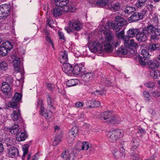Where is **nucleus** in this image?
I'll return each instance as SVG.
<instances>
[{
	"label": "nucleus",
	"instance_id": "obj_1",
	"mask_svg": "<svg viewBox=\"0 0 160 160\" xmlns=\"http://www.w3.org/2000/svg\"><path fill=\"white\" fill-rule=\"evenodd\" d=\"M106 40L107 41L104 45L105 51L108 52H112L113 50V47L116 48L120 45V42L118 40L114 39L112 35L110 34L106 36Z\"/></svg>",
	"mask_w": 160,
	"mask_h": 160
},
{
	"label": "nucleus",
	"instance_id": "obj_2",
	"mask_svg": "<svg viewBox=\"0 0 160 160\" xmlns=\"http://www.w3.org/2000/svg\"><path fill=\"white\" fill-rule=\"evenodd\" d=\"M152 30L150 27H143L141 30L138 29L136 36V39L139 42H144L147 41L150 35V33Z\"/></svg>",
	"mask_w": 160,
	"mask_h": 160
},
{
	"label": "nucleus",
	"instance_id": "obj_3",
	"mask_svg": "<svg viewBox=\"0 0 160 160\" xmlns=\"http://www.w3.org/2000/svg\"><path fill=\"white\" fill-rule=\"evenodd\" d=\"M127 23V21L122 18L120 16H117L115 19L114 23L109 22L107 23V25L109 28H112L118 31L121 29V26H123Z\"/></svg>",
	"mask_w": 160,
	"mask_h": 160
},
{
	"label": "nucleus",
	"instance_id": "obj_4",
	"mask_svg": "<svg viewBox=\"0 0 160 160\" xmlns=\"http://www.w3.org/2000/svg\"><path fill=\"white\" fill-rule=\"evenodd\" d=\"M124 132L122 130L117 129L109 132L107 135L109 141L111 142H115L119 138L122 137L124 135Z\"/></svg>",
	"mask_w": 160,
	"mask_h": 160
},
{
	"label": "nucleus",
	"instance_id": "obj_5",
	"mask_svg": "<svg viewBox=\"0 0 160 160\" xmlns=\"http://www.w3.org/2000/svg\"><path fill=\"white\" fill-rule=\"evenodd\" d=\"M12 45L11 43L8 41H6L2 44L0 47V55L4 56L8 55L12 49Z\"/></svg>",
	"mask_w": 160,
	"mask_h": 160
},
{
	"label": "nucleus",
	"instance_id": "obj_6",
	"mask_svg": "<svg viewBox=\"0 0 160 160\" xmlns=\"http://www.w3.org/2000/svg\"><path fill=\"white\" fill-rule=\"evenodd\" d=\"M146 13V11L144 9L141 11L140 12H135L128 18V20L130 22H133L142 19Z\"/></svg>",
	"mask_w": 160,
	"mask_h": 160
},
{
	"label": "nucleus",
	"instance_id": "obj_7",
	"mask_svg": "<svg viewBox=\"0 0 160 160\" xmlns=\"http://www.w3.org/2000/svg\"><path fill=\"white\" fill-rule=\"evenodd\" d=\"M10 10V6L8 4L0 5V19L6 18L8 16Z\"/></svg>",
	"mask_w": 160,
	"mask_h": 160
},
{
	"label": "nucleus",
	"instance_id": "obj_8",
	"mask_svg": "<svg viewBox=\"0 0 160 160\" xmlns=\"http://www.w3.org/2000/svg\"><path fill=\"white\" fill-rule=\"evenodd\" d=\"M11 117L14 121H18V124L23 123V120L21 117L20 111L19 108H16L13 110Z\"/></svg>",
	"mask_w": 160,
	"mask_h": 160
},
{
	"label": "nucleus",
	"instance_id": "obj_9",
	"mask_svg": "<svg viewBox=\"0 0 160 160\" xmlns=\"http://www.w3.org/2000/svg\"><path fill=\"white\" fill-rule=\"evenodd\" d=\"M78 132V128L76 126L73 127L68 132L67 140L68 143H71L74 140L75 137Z\"/></svg>",
	"mask_w": 160,
	"mask_h": 160
},
{
	"label": "nucleus",
	"instance_id": "obj_10",
	"mask_svg": "<svg viewBox=\"0 0 160 160\" xmlns=\"http://www.w3.org/2000/svg\"><path fill=\"white\" fill-rule=\"evenodd\" d=\"M68 25L77 31L80 30L83 27V24L81 22L78 20L74 19L69 21Z\"/></svg>",
	"mask_w": 160,
	"mask_h": 160
},
{
	"label": "nucleus",
	"instance_id": "obj_11",
	"mask_svg": "<svg viewBox=\"0 0 160 160\" xmlns=\"http://www.w3.org/2000/svg\"><path fill=\"white\" fill-rule=\"evenodd\" d=\"M112 112L110 111L102 112L100 114L99 118L104 122L110 123V121L112 120L111 118L112 117Z\"/></svg>",
	"mask_w": 160,
	"mask_h": 160
},
{
	"label": "nucleus",
	"instance_id": "obj_12",
	"mask_svg": "<svg viewBox=\"0 0 160 160\" xmlns=\"http://www.w3.org/2000/svg\"><path fill=\"white\" fill-rule=\"evenodd\" d=\"M122 5L121 0L115 3H109L106 7L107 9H110L114 11L119 10L122 7Z\"/></svg>",
	"mask_w": 160,
	"mask_h": 160
},
{
	"label": "nucleus",
	"instance_id": "obj_13",
	"mask_svg": "<svg viewBox=\"0 0 160 160\" xmlns=\"http://www.w3.org/2000/svg\"><path fill=\"white\" fill-rule=\"evenodd\" d=\"M1 89L2 92L6 94V97L8 98L11 97L12 95L11 92V88L7 82H4L2 83Z\"/></svg>",
	"mask_w": 160,
	"mask_h": 160
},
{
	"label": "nucleus",
	"instance_id": "obj_14",
	"mask_svg": "<svg viewBox=\"0 0 160 160\" xmlns=\"http://www.w3.org/2000/svg\"><path fill=\"white\" fill-rule=\"evenodd\" d=\"M12 58L14 59L13 63L15 70L18 72H20L22 68V64L20 58L15 56H13Z\"/></svg>",
	"mask_w": 160,
	"mask_h": 160
},
{
	"label": "nucleus",
	"instance_id": "obj_15",
	"mask_svg": "<svg viewBox=\"0 0 160 160\" xmlns=\"http://www.w3.org/2000/svg\"><path fill=\"white\" fill-rule=\"evenodd\" d=\"M93 73L89 72L82 75L81 78L82 80L84 82V84L88 85L89 82L93 80Z\"/></svg>",
	"mask_w": 160,
	"mask_h": 160
},
{
	"label": "nucleus",
	"instance_id": "obj_16",
	"mask_svg": "<svg viewBox=\"0 0 160 160\" xmlns=\"http://www.w3.org/2000/svg\"><path fill=\"white\" fill-rule=\"evenodd\" d=\"M40 105L38 102L37 105L38 107ZM40 106V113L42 116H43L47 119H49L52 115V112L50 110L48 111L44 110L43 105L41 104Z\"/></svg>",
	"mask_w": 160,
	"mask_h": 160
},
{
	"label": "nucleus",
	"instance_id": "obj_17",
	"mask_svg": "<svg viewBox=\"0 0 160 160\" xmlns=\"http://www.w3.org/2000/svg\"><path fill=\"white\" fill-rule=\"evenodd\" d=\"M84 66V63L83 62L75 65L74 67H72V73L75 75H78L80 72H82L83 68Z\"/></svg>",
	"mask_w": 160,
	"mask_h": 160
},
{
	"label": "nucleus",
	"instance_id": "obj_18",
	"mask_svg": "<svg viewBox=\"0 0 160 160\" xmlns=\"http://www.w3.org/2000/svg\"><path fill=\"white\" fill-rule=\"evenodd\" d=\"M62 71L68 75H70L72 72V66L68 63H64L62 66Z\"/></svg>",
	"mask_w": 160,
	"mask_h": 160
},
{
	"label": "nucleus",
	"instance_id": "obj_19",
	"mask_svg": "<svg viewBox=\"0 0 160 160\" xmlns=\"http://www.w3.org/2000/svg\"><path fill=\"white\" fill-rule=\"evenodd\" d=\"M85 103L87 108H89L98 107L100 105V103L99 101L93 100L88 101Z\"/></svg>",
	"mask_w": 160,
	"mask_h": 160
},
{
	"label": "nucleus",
	"instance_id": "obj_20",
	"mask_svg": "<svg viewBox=\"0 0 160 160\" xmlns=\"http://www.w3.org/2000/svg\"><path fill=\"white\" fill-rule=\"evenodd\" d=\"M8 152L9 155L12 158L17 156L19 154L18 150L14 147H11L8 148Z\"/></svg>",
	"mask_w": 160,
	"mask_h": 160
},
{
	"label": "nucleus",
	"instance_id": "obj_21",
	"mask_svg": "<svg viewBox=\"0 0 160 160\" xmlns=\"http://www.w3.org/2000/svg\"><path fill=\"white\" fill-rule=\"evenodd\" d=\"M19 130L18 125L15 124L11 128H7L6 130L12 134L17 135L18 133Z\"/></svg>",
	"mask_w": 160,
	"mask_h": 160
},
{
	"label": "nucleus",
	"instance_id": "obj_22",
	"mask_svg": "<svg viewBox=\"0 0 160 160\" xmlns=\"http://www.w3.org/2000/svg\"><path fill=\"white\" fill-rule=\"evenodd\" d=\"M148 48V50L151 52L158 51L160 49V45L158 43H151L149 44Z\"/></svg>",
	"mask_w": 160,
	"mask_h": 160
},
{
	"label": "nucleus",
	"instance_id": "obj_23",
	"mask_svg": "<svg viewBox=\"0 0 160 160\" xmlns=\"http://www.w3.org/2000/svg\"><path fill=\"white\" fill-rule=\"evenodd\" d=\"M147 63L149 67L152 69L157 68L159 66V61L156 60H149Z\"/></svg>",
	"mask_w": 160,
	"mask_h": 160
},
{
	"label": "nucleus",
	"instance_id": "obj_24",
	"mask_svg": "<svg viewBox=\"0 0 160 160\" xmlns=\"http://www.w3.org/2000/svg\"><path fill=\"white\" fill-rule=\"evenodd\" d=\"M89 48L92 52H96L98 51H99L101 50V46H100L99 43L95 42L91 44Z\"/></svg>",
	"mask_w": 160,
	"mask_h": 160
},
{
	"label": "nucleus",
	"instance_id": "obj_25",
	"mask_svg": "<svg viewBox=\"0 0 160 160\" xmlns=\"http://www.w3.org/2000/svg\"><path fill=\"white\" fill-rule=\"evenodd\" d=\"M124 44L125 47H127L128 48H136L138 47L137 44L134 42V40L133 39H132L129 41V39H127L126 40H125Z\"/></svg>",
	"mask_w": 160,
	"mask_h": 160
},
{
	"label": "nucleus",
	"instance_id": "obj_26",
	"mask_svg": "<svg viewBox=\"0 0 160 160\" xmlns=\"http://www.w3.org/2000/svg\"><path fill=\"white\" fill-rule=\"evenodd\" d=\"M138 29L133 28L129 29L127 32V35L126 36V38L129 39L130 37L132 38L134 36H136Z\"/></svg>",
	"mask_w": 160,
	"mask_h": 160
},
{
	"label": "nucleus",
	"instance_id": "obj_27",
	"mask_svg": "<svg viewBox=\"0 0 160 160\" xmlns=\"http://www.w3.org/2000/svg\"><path fill=\"white\" fill-rule=\"evenodd\" d=\"M60 62L64 63L68 60V55L67 52L64 50L61 51L60 53Z\"/></svg>",
	"mask_w": 160,
	"mask_h": 160
},
{
	"label": "nucleus",
	"instance_id": "obj_28",
	"mask_svg": "<svg viewBox=\"0 0 160 160\" xmlns=\"http://www.w3.org/2000/svg\"><path fill=\"white\" fill-rule=\"evenodd\" d=\"M77 145H80L81 148H78L77 151L81 150H87L89 148V144L88 142H79L77 143Z\"/></svg>",
	"mask_w": 160,
	"mask_h": 160
},
{
	"label": "nucleus",
	"instance_id": "obj_29",
	"mask_svg": "<svg viewBox=\"0 0 160 160\" xmlns=\"http://www.w3.org/2000/svg\"><path fill=\"white\" fill-rule=\"evenodd\" d=\"M52 14L53 16L55 18L61 16L62 14V9L59 7L57 6L53 9Z\"/></svg>",
	"mask_w": 160,
	"mask_h": 160
},
{
	"label": "nucleus",
	"instance_id": "obj_30",
	"mask_svg": "<svg viewBox=\"0 0 160 160\" xmlns=\"http://www.w3.org/2000/svg\"><path fill=\"white\" fill-rule=\"evenodd\" d=\"M140 141V139L138 138H134L132 141L131 142V150H133L138 147Z\"/></svg>",
	"mask_w": 160,
	"mask_h": 160
},
{
	"label": "nucleus",
	"instance_id": "obj_31",
	"mask_svg": "<svg viewBox=\"0 0 160 160\" xmlns=\"http://www.w3.org/2000/svg\"><path fill=\"white\" fill-rule=\"evenodd\" d=\"M120 150L119 151L116 152L114 154V156L116 158H118L120 157H122L125 155V149L123 146H121L119 148Z\"/></svg>",
	"mask_w": 160,
	"mask_h": 160
},
{
	"label": "nucleus",
	"instance_id": "obj_32",
	"mask_svg": "<svg viewBox=\"0 0 160 160\" xmlns=\"http://www.w3.org/2000/svg\"><path fill=\"white\" fill-rule=\"evenodd\" d=\"M19 103L13 100V99H12L8 103L7 106L8 107L12 108L13 110L16 108H19L18 106Z\"/></svg>",
	"mask_w": 160,
	"mask_h": 160
},
{
	"label": "nucleus",
	"instance_id": "obj_33",
	"mask_svg": "<svg viewBox=\"0 0 160 160\" xmlns=\"http://www.w3.org/2000/svg\"><path fill=\"white\" fill-rule=\"evenodd\" d=\"M148 27H150V28L152 30L151 32L150 33V35L151 34H153V33L157 36H159L160 35V30L156 28L154 26L151 24H148Z\"/></svg>",
	"mask_w": 160,
	"mask_h": 160
},
{
	"label": "nucleus",
	"instance_id": "obj_34",
	"mask_svg": "<svg viewBox=\"0 0 160 160\" xmlns=\"http://www.w3.org/2000/svg\"><path fill=\"white\" fill-rule=\"evenodd\" d=\"M110 123H112L114 124H118L120 123L121 120L119 116L118 115H113L111 117Z\"/></svg>",
	"mask_w": 160,
	"mask_h": 160
},
{
	"label": "nucleus",
	"instance_id": "obj_35",
	"mask_svg": "<svg viewBox=\"0 0 160 160\" xmlns=\"http://www.w3.org/2000/svg\"><path fill=\"white\" fill-rule=\"evenodd\" d=\"M26 133L25 130L23 132H21L20 135H18L19 137H17V139L19 141H24L28 137V135Z\"/></svg>",
	"mask_w": 160,
	"mask_h": 160
},
{
	"label": "nucleus",
	"instance_id": "obj_36",
	"mask_svg": "<svg viewBox=\"0 0 160 160\" xmlns=\"http://www.w3.org/2000/svg\"><path fill=\"white\" fill-rule=\"evenodd\" d=\"M62 136L60 135H56L54 141L52 143V145L54 146H56L58 145L61 141Z\"/></svg>",
	"mask_w": 160,
	"mask_h": 160
},
{
	"label": "nucleus",
	"instance_id": "obj_37",
	"mask_svg": "<svg viewBox=\"0 0 160 160\" xmlns=\"http://www.w3.org/2000/svg\"><path fill=\"white\" fill-rule=\"evenodd\" d=\"M108 0H97L96 4L98 7L106 6L108 3Z\"/></svg>",
	"mask_w": 160,
	"mask_h": 160
},
{
	"label": "nucleus",
	"instance_id": "obj_38",
	"mask_svg": "<svg viewBox=\"0 0 160 160\" xmlns=\"http://www.w3.org/2000/svg\"><path fill=\"white\" fill-rule=\"evenodd\" d=\"M124 31L122 30L120 32L116 33V36L118 39L121 38L122 39L124 42L125 40H126L127 38H126V36H124Z\"/></svg>",
	"mask_w": 160,
	"mask_h": 160
},
{
	"label": "nucleus",
	"instance_id": "obj_39",
	"mask_svg": "<svg viewBox=\"0 0 160 160\" xmlns=\"http://www.w3.org/2000/svg\"><path fill=\"white\" fill-rule=\"evenodd\" d=\"M12 99L19 103L22 99V95L19 93L16 92Z\"/></svg>",
	"mask_w": 160,
	"mask_h": 160
},
{
	"label": "nucleus",
	"instance_id": "obj_40",
	"mask_svg": "<svg viewBox=\"0 0 160 160\" xmlns=\"http://www.w3.org/2000/svg\"><path fill=\"white\" fill-rule=\"evenodd\" d=\"M136 10V9L135 8L132 7H127L124 9V12L126 13L130 14L132 12H133Z\"/></svg>",
	"mask_w": 160,
	"mask_h": 160
},
{
	"label": "nucleus",
	"instance_id": "obj_41",
	"mask_svg": "<svg viewBox=\"0 0 160 160\" xmlns=\"http://www.w3.org/2000/svg\"><path fill=\"white\" fill-rule=\"evenodd\" d=\"M147 0H138L135 5L138 8H140L144 6Z\"/></svg>",
	"mask_w": 160,
	"mask_h": 160
},
{
	"label": "nucleus",
	"instance_id": "obj_42",
	"mask_svg": "<svg viewBox=\"0 0 160 160\" xmlns=\"http://www.w3.org/2000/svg\"><path fill=\"white\" fill-rule=\"evenodd\" d=\"M78 81L77 79H71L68 81L66 82V85L68 87H70L76 85V81Z\"/></svg>",
	"mask_w": 160,
	"mask_h": 160
},
{
	"label": "nucleus",
	"instance_id": "obj_43",
	"mask_svg": "<svg viewBox=\"0 0 160 160\" xmlns=\"http://www.w3.org/2000/svg\"><path fill=\"white\" fill-rule=\"evenodd\" d=\"M128 47L125 46H122L120 47L118 50V52L122 53L123 54L125 55L127 53V48Z\"/></svg>",
	"mask_w": 160,
	"mask_h": 160
},
{
	"label": "nucleus",
	"instance_id": "obj_44",
	"mask_svg": "<svg viewBox=\"0 0 160 160\" xmlns=\"http://www.w3.org/2000/svg\"><path fill=\"white\" fill-rule=\"evenodd\" d=\"M59 3L57 4V6L62 8L66 5L68 2V0H60Z\"/></svg>",
	"mask_w": 160,
	"mask_h": 160
},
{
	"label": "nucleus",
	"instance_id": "obj_45",
	"mask_svg": "<svg viewBox=\"0 0 160 160\" xmlns=\"http://www.w3.org/2000/svg\"><path fill=\"white\" fill-rule=\"evenodd\" d=\"M7 63L4 62H0V69L2 71H5L7 68Z\"/></svg>",
	"mask_w": 160,
	"mask_h": 160
},
{
	"label": "nucleus",
	"instance_id": "obj_46",
	"mask_svg": "<svg viewBox=\"0 0 160 160\" xmlns=\"http://www.w3.org/2000/svg\"><path fill=\"white\" fill-rule=\"evenodd\" d=\"M149 50L146 49H142L141 52V54L143 56V57L145 58H148L150 56V54L149 52Z\"/></svg>",
	"mask_w": 160,
	"mask_h": 160
},
{
	"label": "nucleus",
	"instance_id": "obj_47",
	"mask_svg": "<svg viewBox=\"0 0 160 160\" xmlns=\"http://www.w3.org/2000/svg\"><path fill=\"white\" fill-rule=\"evenodd\" d=\"M47 101L48 105V108H53L52 103V101L51 97L49 95H48V97L47 98Z\"/></svg>",
	"mask_w": 160,
	"mask_h": 160
},
{
	"label": "nucleus",
	"instance_id": "obj_48",
	"mask_svg": "<svg viewBox=\"0 0 160 160\" xmlns=\"http://www.w3.org/2000/svg\"><path fill=\"white\" fill-rule=\"evenodd\" d=\"M69 154V152L68 150H65L61 154V157L63 158V159L67 160V158Z\"/></svg>",
	"mask_w": 160,
	"mask_h": 160
},
{
	"label": "nucleus",
	"instance_id": "obj_49",
	"mask_svg": "<svg viewBox=\"0 0 160 160\" xmlns=\"http://www.w3.org/2000/svg\"><path fill=\"white\" fill-rule=\"evenodd\" d=\"M127 53L133 55L135 54L136 48H127Z\"/></svg>",
	"mask_w": 160,
	"mask_h": 160
},
{
	"label": "nucleus",
	"instance_id": "obj_50",
	"mask_svg": "<svg viewBox=\"0 0 160 160\" xmlns=\"http://www.w3.org/2000/svg\"><path fill=\"white\" fill-rule=\"evenodd\" d=\"M145 58L142 57H139L138 59L140 63L142 65H144L146 64V62L145 61L146 59Z\"/></svg>",
	"mask_w": 160,
	"mask_h": 160
},
{
	"label": "nucleus",
	"instance_id": "obj_51",
	"mask_svg": "<svg viewBox=\"0 0 160 160\" xmlns=\"http://www.w3.org/2000/svg\"><path fill=\"white\" fill-rule=\"evenodd\" d=\"M152 95L155 98H158L160 96V92L158 90H156L152 92Z\"/></svg>",
	"mask_w": 160,
	"mask_h": 160
},
{
	"label": "nucleus",
	"instance_id": "obj_52",
	"mask_svg": "<svg viewBox=\"0 0 160 160\" xmlns=\"http://www.w3.org/2000/svg\"><path fill=\"white\" fill-rule=\"evenodd\" d=\"M29 148V146L28 145H24L22 148V150L24 154H26L28 153Z\"/></svg>",
	"mask_w": 160,
	"mask_h": 160
},
{
	"label": "nucleus",
	"instance_id": "obj_53",
	"mask_svg": "<svg viewBox=\"0 0 160 160\" xmlns=\"http://www.w3.org/2000/svg\"><path fill=\"white\" fill-rule=\"evenodd\" d=\"M48 89L50 91H53L54 88V86L53 85L48 83H46Z\"/></svg>",
	"mask_w": 160,
	"mask_h": 160
},
{
	"label": "nucleus",
	"instance_id": "obj_54",
	"mask_svg": "<svg viewBox=\"0 0 160 160\" xmlns=\"http://www.w3.org/2000/svg\"><path fill=\"white\" fill-rule=\"evenodd\" d=\"M145 85L148 88H153V87L154 86V83L150 82H146L145 83Z\"/></svg>",
	"mask_w": 160,
	"mask_h": 160
},
{
	"label": "nucleus",
	"instance_id": "obj_55",
	"mask_svg": "<svg viewBox=\"0 0 160 160\" xmlns=\"http://www.w3.org/2000/svg\"><path fill=\"white\" fill-rule=\"evenodd\" d=\"M75 156L73 153H69L67 158V159L68 160H74Z\"/></svg>",
	"mask_w": 160,
	"mask_h": 160
},
{
	"label": "nucleus",
	"instance_id": "obj_56",
	"mask_svg": "<svg viewBox=\"0 0 160 160\" xmlns=\"http://www.w3.org/2000/svg\"><path fill=\"white\" fill-rule=\"evenodd\" d=\"M150 75L152 76V77L154 78H158V74L156 71L152 70L150 72Z\"/></svg>",
	"mask_w": 160,
	"mask_h": 160
},
{
	"label": "nucleus",
	"instance_id": "obj_57",
	"mask_svg": "<svg viewBox=\"0 0 160 160\" xmlns=\"http://www.w3.org/2000/svg\"><path fill=\"white\" fill-rule=\"evenodd\" d=\"M65 29L68 33H70L72 32L73 28H72V27L68 25V27L65 28Z\"/></svg>",
	"mask_w": 160,
	"mask_h": 160
},
{
	"label": "nucleus",
	"instance_id": "obj_58",
	"mask_svg": "<svg viewBox=\"0 0 160 160\" xmlns=\"http://www.w3.org/2000/svg\"><path fill=\"white\" fill-rule=\"evenodd\" d=\"M61 9H62V12H68L69 9V7L67 5H66L63 7L61 8Z\"/></svg>",
	"mask_w": 160,
	"mask_h": 160
},
{
	"label": "nucleus",
	"instance_id": "obj_59",
	"mask_svg": "<svg viewBox=\"0 0 160 160\" xmlns=\"http://www.w3.org/2000/svg\"><path fill=\"white\" fill-rule=\"evenodd\" d=\"M58 36L60 39L64 40L65 39L64 35L62 32L60 31L58 32Z\"/></svg>",
	"mask_w": 160,
	"mask_h": 160
},
{
	"label": "nucleus",
	"instance_id": "obj_60",
	"mask_svg": "<svg viewBox=\"0 0 160 160\" xmlns=\"http://www.w3.org/2000/svg\"><path fill=\"white\" fill-rule=\"evenodd\" d=\"M143 95L145 98H147L148 100H149L150 99V95L148 92H143Z\"/></svg>",
	"mask_w": 160,
	"mask_h": 160
},
{
	"label": "nucleus",
	"instance_id": "obj_61",
	"mask_svg": "<svg viewBox=\"0 0 160 160\" xmlns=\"http://www.w3.org/2000/svg\"><path fill=\"white\" fill-rule=\"evenodd\" d=\"M45 39L46 41L50 43L52 46V47H53V42L51 38H50V36L47 37H45Z\"/></svg>",
	"mask_w": 160,
	"mask_h": 160
},
{
	"label": "nucleus",
	"instance_id": "obj_62",
	"mask_svg": "<svg viewBox=\"0 0 160 160\" xmlns=\"http://www.w3.org/2000/svg\"><path fill=\"white\" fill-rule=\"evenodd\" d=\"M75 105L77 107H81L83 106V103L79 101H78L76 103Z\"/></svg>",
	"mask_w": 160,
	"mask_h": 160
},
{
	"label": "nucleus",
	"instance_id": "obj_63",
	"mask_svg": "<svg viewBox=\"0 0 160 160\" xmlns=\"http://www.w3.org/2000/svg\"><path fill=\"white\" fill-rule=\"evenodd\" d=\"M13 79L11 77H8L6 78V81L8 82L9 84L12 83L13 82Z\"/></svg>",
	"mask_w": 160,
	"mask_h": 160
},
{
	"label": "nucleus",
	"instance_id": "obj_64",
	"mask_svg": "<svg viewBox=\"0 0 160 160\" xmlns=\"http://www.w3.org/2000/svg\"><path fill=\"white\" fill-rule=\"evenodd\" d=\"M133 157V160H141V159L138 158V154H134L133 155H132Z\"/></svg>",
	"mask_w": 160,
	"mask_h": 160
}]
</instances>
